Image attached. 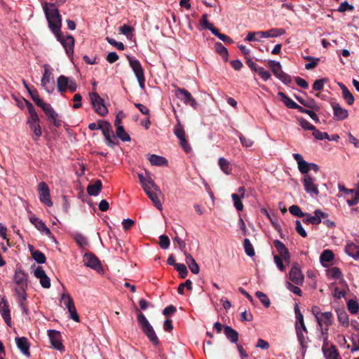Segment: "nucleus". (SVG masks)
Segmentation results:
<instances>
[{"mask_svg": "<svg viewBox=\"0 0 359 359\" xmlns=\"http://www.w3.org/2000/svg\"><path fill=\"white\" fill-rule=\"evenodd\" d=\"M42 6L46 20L48 22L49 29L55 34L57 41L62 43L65 49L66 53L69 56L72 55L74 53V39L71 35L62 37L61 33L62 18L58 9L55 7V4L47 2L43 3Z\"/></svg>", "mask_w": 359, "mask_h": 359, "instance_id": "1", "label": "nucleus"}, {"mask_svg": "<svg viewBox=\"0 0 359 359\" xmlns=\"http://www.w3.org/2000/svg\"><path fill=\"white\" fill-rule=\"evenodd\" d=\"M27 108L29 113L27 124L34 134V137H33L34 140L37 141L42 135L41 129L39 125V118L31 103L27 104Z\"/></svg>", "mask_w": 359, "mask_h": 359, "instance_id": "2", "label": "nucleus"}, {"mask_svg": "<svg viewBox=\"0 0 359 359\" xmlns=\"http://www.w3.org/2000/svg\"><path fill=\"white\" fill-rule=\"evenodd\" d=\"M137 322L141 327L143 332L146 334L150 341L154 344L157 345L158 344V338L156 334V332L153 328V327L150 325L148 320L142 313H139L137 314Z\"/></svg>", "mask_w": 359, "mask_h": 359, "instance_id": "3", "label": "nucleus"}, {"mask_svg": "<svg viewBox=\"0 0 359 359\" xmlns=\"http://www.w3.org/2000/svg\"><path fill=\"white\" fill-rule=\"evenodd\" d=\"M60 304H63L68 310L69 318L75 322L79 321V316L76 312V309L72 298L69 294L63 293L60 298Z\"/></svg>", "mask_w": 359, "mask_h": 359, "instance_id": "4", "label": "nucleus"}, {"mask_svg": "<svg viewBox=\"0 0 359 359\" xmlns=\"http://www.w3.org/2000/svg\"><path fill=\"white\" fill-rule=\"evenodd\" d=\"M89 97L95 111L99 115L104 116L108 113V109L104 104V100L95 92L90 93Z\"/></svg>", "mask_w": 359, "mask_h": 359, "instance_id": "5", "label": "nucleus"}, {"mask_svg": "<svg viewBox=\"0 0 359 359\" xmlns=\"http://www.w3.org/2000/svg\"><path fill=\"white\" fill-rule=\"evenodd\" d=\"M128 59V62L130 67L132 68L135 76L139 83V86L142 89L144 88V76L142 67L140 63V62L134 58L130 57V56L127 57Z\"/></svg>", "mask_w": 359, "mask_h": 359, "instance_id": "6", "label": "nucleus"}, {"mask_svg": "<svg viewBox=\"0 0 359 359\" xmlns=\"http://www.w3.org/2000/svg\"><path fill=\"white\" fill-rule=\"evenodd\" d=\"M175 117L177 119V125L175 128L174 133L179 139L181 147L187 153H188L191 151V147L189 146L186 140L185 131L180 121L179 118L177 117V116H176Z\"/></svg>", "mask_w": 359, "mask_h": 359, "instance_id": "7", "label": "nucleus"}, {"mask_svg": "<svg viewBox=\"0 0 359 359\" xmlns=\"http://www.w3.org/2000/svg\"><path fill=\"white\" fill-rule=\"evenodd\" d=\"M316 179L310 175H306L302 179V183L305 191L310 194L318 196L319 194V190L318 185L316 184Z\"/></svg>", "mask_w": 359, "mask_h": 359, "instance_id": "8", "label": "nucleus"}, {"mask_svg": "<svg viewBox=\"0 0 359 359\" xmlns=\"http://www.w3.org/2000/svg\"><path fill=\"white\" fill-rule=\"evenodd\" d=\"M269 66L271 69V71L275 76L285 83L290 81V76L284 73L282 70V67L279 62L275 60H269Z\"/></svg>", "mask_w": 359, "mask_h": 359, "instance_id": "9", "label": "nucleus"}, {"mask_svg": "<svg viewBox=\"0 0 359 359\" xmlns=\"http://www.w3.org/2000/svg\"><path fill=\"white\" fill-rule=\"evenodd\" d=\"M175 95L182 100L185 104L190 105L194 109H196L197 102L188 90L177 88L175 90Z\"/></svg>", "mask_w": 359, "mask_h": 359, "instance_id": "10", "label": "nucleus"}, {"mask_svg": "<svg viewBox=\"0 0 359 359\" xmlns=\"http://www.w3.org/2000/svg\"><path fill=\"white\" fill-rule=\"evenodd\" d=\"M43 67L44 72L41 79V86L47 93H51L54 90V83L51 82L52 72L48 65H45Z\"/></svg>", "mask_w": 359, "mask_h": 359, "instance_id": "11", "label": "nucleus"}, {"mask_svg": "<svg viewBox=\"0 0 359 359\" xmlns=\"http://www.w3.org/2000/svg\"><path fill=\"white\" fill-rule=\"evenodd\" d=\"M38 190L39 191L40 201L49 207L52 206L53 203L50 199L48 185L44 182H41L38 185Z\"/></svg>", "mask_w": 359, "mask_h": 359, "instance_id": "12", "label": "nucleus"}, {"mask_svg": "<svg viewBox=\"0 0 359 359\" xmlns=\"http://www.w3.org/2000/svg\"><path fill=\"white\" fill-rule=\"evenodd\" d=\"M338 188L340 191L344 192L347 196H350V197L346 199V202L349 206H353L358 203L359 190L348 189L341 184H339Z\"/></svg>", "mask_w": 359, "mask_h": 359, "instance_id": "13", "label": "nucleus"}, {"mask_svg": "<svg viewBox=\"0 0 359 359\" xmlns=\"http://www.w3.org/2000/svg\"><path fill=\"white\" fill-rule=\"evenodd\" d=\"M48 336L51 346L55 349L58 350L60 352L64 351V346L61 342V335L59 332L53 330H48Z\"/></svg>", "mask_w": 359, "mask_h": 359, "instance_id": "14", "label": "nucleus"}, {"mask_svg": "<svg viewBox=\"0 0 359 359\" xmlns=\"http://www.w3.org/2000/svg\"><path fill=\"white\" fill-rule=\"evenodd\" d=\"M42 109L48 116V121L52 122L55 126L60 127L61 126L62 121L60 119L58 114L55 112L50 104L43 106Z\"/></svg>", "mask_w": 359, "mask_h": 359, "instance_id": "15", "label": "nucleus"}, {"mask_svg": "<svg viewBox=\"0 0 359 359\" xmlns=\"http://www.w3.org/2000/svg\"><path fill=\"white\" fill-rule=\"evenodd\" d=\"M314 215V216H311L309 214H305L303 217V222L306 224H318L321 222L323 218L327 217V214L320 210H315Z\"/></svg>", "mask_w": 359, "mask_h": 359, "instance_id": "16", "label": "nucleus"}, {"mask_svg": "<svg viewBox=\"0 0 359 359\" xmlns=\"http://www.w3.org/2000/svg\"><path fill=\"white\" fill-rule=\"evenodd\" d=\"M289 278L296 285H302L303 283L304 277L297 264L292 266L291 268L289 273Z\"/></svg>", "mask_w": 359, "mask_h": 359, "instance_id": "17", "label": "nucleus"}, {"mask_svg": "<svg viewBox=\"0 0 359 359\" xmlns=\"http://www.w3.org/2000/svg\"><path fill=\"white\" fill-rule=\"evenodd\" d=\"M34 276L39 279L41 285L46 289L50 287V280L42 266H38L34 271Z\"/></svg>", "mask_w": 359, "mask_h": 359, "instance_id": "18", "label": "nucleus"}, {"mask_svg": "<svg viewBox=\"0 0 359 359\" xmlns=\"http://www.w3.org/2000/svg\"><path fill=\"white\" fill-rule=\"evenodd\" d=\"M84 265L94 270L99 271L101 269V264L98 259L91 253H86L83 257Z\"/></svg>", "mask_w": 359, "mask_h": 359, "instance_id": "19", "label": "nucleus"}, {"mask_svg": "<svg viewBox=\"0 0 359 359\" xmlns=\"http://www.w3.org/2000/svg\"><path fill=\"white\" fill-rule=\"evenodd\" d=\"M333 109L334 117L337 121H343L348 116V110L342 108L337 102L331 103Z\"/></svg>", "mask_w": 359, "mask_h": 359, "instance_id": "20", "label": "nucleus"}, {"mask_svg": "<svg viewBox=\"0 0 359 359\" xmlns=\"http://www.w3.org/2000/svg\"><path fill=\"white\" fill-rule=\"evenodd\" d=\"M293 158L297 161L299 172L304 175H308L310 171L311 163L304 161L303 156L299 154H293Z\"/></svg>", "mask_w": 359, "mask_h": 359, "instance_id": "21", "label": "nucleus"}, {"mask_svg": "<svg viewBox=\"0 0 359 359\" xmlns=\"http://www.w3.org/2000/svg\"><path fill=\"white\" fill-rule=\"evenodd\" d=\"M0 313L5 323L11 326V318L10 314V309L8 302L5 298H2L0 302Z\"/></svg>", "mask_w": 359, "mask_h": 359, "instance_id": "22", "label": "nucleus"}, {"mask_svg": "<svg viewBox=\"0 0 359 359\" xmlns=\"http://www.w3.org/2000/svg\"><path fill=\"white\" fill-rule=\"evenodd\" d=\"M355 241L359 243V238L355 239ZM345 252L355 260L359 261V245L353 242H348L345 246Z\"/></svg>", "mask_w": 359, "mask_h": 359, "instance_id": "23", "label": "nucleus"}, {"mask_svg": "<svg viewBox=\"0 0 359 359\" xmlns=\"http://www.w3.org/2000/svg\"><path fill=\"white\" fill-rule=\"evenodd\" d=\"M14 283L17 285L15 288H27V274L25 273L21 269H17L14 275Z\"/></svg>", "mask_w": 359, "mask_h": 359, "instance_id": "24", "label": "nucleus"}, {"mask_svg": "<svg viewBox=\"0 0 359 359\" xmlns=\"http://www.w3.org/2000/svg\"><path fill=\"white\" fill-rule=\"evenodd\" d=\"M144 192L147 194V195L149 196V198L151 199V201L153 202L154 205L158 209H162V203L159 200V196L162 194L161 191L158 188V191L154 190V189H149L148 191H144Z\"/></svg>", "mask_w": 359, "mask_h": 359, "instance_id": "25", "label": "nucleus"}, {"mask_svg": "<svg viewBox=\"0 0 359 359\" xmlns=\"http://www.w3.org/2000/svg\"><path fill=\"white\" fill-rule=\"evenodd\" d=\"M273 245L283 260L286 262H289L290 256L285 245L278 240L274 241Z\"/></svg>", "mask_w": 359, "mask_h": 359, "instance_id": "26", "label": "nucleus"}, {"mask_svg": "<svg viewBox=\"0 0 359 359\" xmlns=\"http://www.w3.org/2000/svg\"><path fill=\"white\" fill-rule=\"evenodd\" d=\"M285 34V31L281 28H273L266 32H257V35L262 38L278 37Z\"/></svg>", "mask_w": 359, "mask_h": 359, "instance_id": "27", "label": "nucleus"}, {"mask_svg": "<svg viewBox=\"0 0 359 359\" xmlns=\"http://www.w3.org/2000/svg\"><path fill=\"white\" fill-rule=\"evenodd\" d=\"M332 313L331 312H324L316 319L319 327H330L332 323Z\"/></svg>", "mask_w": 359, "mask_h": 359, "instance_id": "28", "label": "nucleus"}, {"mask_svg": "<svg viewBox=\"0 0 359 359\" xmlns=\"http://www.w3.org/2000/svg\"><path fill=\"white\" fill-rule=\"evenodd\" d=\"M29 221L41 233H43L46 235L50 234V229L46 226L45 223L39 218L36 217H31L29 218Z\"/></svg>", "mask_w": 359, "mask_h": 359, "instance_id": "29", "label": "nucleus"}, {"mask_svg": "<svg viewBox=\"0 0 359 359\" xmlns=\"http://www.w3.org/2000/svg\"><path fill=\"white\" fill-rule=\"evenodd\" d=\"M15 341L18 348L22 351V353L27 355H29V346L27 338L25 337H16Z\"/></svg>", "mask_w": 359, "mask_h": 359, "instance_id": "30", "label": "nucleus"}, {"mask_svg": "<svg viewBox=\"0 0 359 359\" xmlns=\"http://www.w3.org/2000/svg\"><path fill=\"white\" fill-rule=\"evenodd\" d=\"M148 160L152 165L155 166H166L168 163L165 158L156 154L149 155Z\"/></svg>", "mask_w": 359, "mask_h": 359, "instance_id": "31", "label": "nucleus"}, {"mask_svg": "<svg viewBox=\"0 0 359 359\" xmlns=\"http://www.w3.org/2000/svg\"><path fill=\"white\" fill-rule=\"evenodd\" d=\"M322 350L327 359H337L338 353L336 348L333 346H329V343L323 344Z\"/></svg>", "mask_w": 359, "mask_h": 359, "instance_id": "32", "label": "nucleus"}, {"mask_svg": "<svg viewBox=\"0 0 359 359\" xmlns=\"http://www.w3.org/2000/svg\"><path fill=\"white\" fill-rule=\"evenodd\" d=\"M102 182L96 180L93 184H90L87 187V192L90 196H97L102 189Z\"/></svg>", "mask_w": 359, "mask_h": 359, "instance_id": "33", "label": "nucleus"}, {"mask_svg": "<svg viewBox=\"0 0 359 359\" xmlns=\"http://www.w3.org/2000/svg\"><path fill=\"white\" fill-rule=\"evenodd\" d=\"M339 86L340 87L342 91V97L346 101L347 104L349 105H352L354 102V97L352 93L348 90L345 85L341 83H338Z\"/></svg>", "mask_w": 359, "mask_h": 359, "instance_id": "34", "label": "nucleus"}, {"mask_svg": "<svg viewBox=\"0 0 359 359\" xmlns=\"http://www.w3.org/2000/svg\"><path fill=\"white\" fill-rule=\"evenodd\" d=\"M224 334L226 338L231 343H236L238 341V333L229 326L224 327Z\"/></svg>", "mask_w": 359, "mask_h": 359, "instance_id": "35", "label": "nucleus"}, {"mask_svg": "<svg viewBox=\"0 0 359 359\" xmlns=\"http://www.w3.org/2000/svg\"><path fill=\"white\" fill-rule=\"evenodd\" d=\"M278 96L280 97V100L283 102H284L286 107H287L290 109H297L299 105L296 102H294L292 99L288 97L285 93L282 92H278Z\"/></svg>", "mask_w": 359, "mask_h": 359, "instance_id": "36", "label": "nucleus"}, {"mask_svg": "<svg viewBox=\"0 0 359 359\" xmlns=\"http://www.w3.org/2000/svg\"><path fill=\"white\" fill-rule=\"evenodd\" d=\"M218 165L222 172L226 175H230L231 173L232 168L231 167L230 162L226 158L220 157L218 159Z\"/></svg>", "mask_w": 359, "mask_h": 359, "instance_id": "37", "label": "nucleus"}, {"mask_svg": "<svg viewBox=\"0 0 359 359\" xmlns=\"http://www.w3.org/2000/svg\"><path fill=\"white\" fill-rule=\"evenodd\" d=\"M71 79L65 76H60L57 81V89L60 92H65L67 89L69 82Z\"/></svg>", "mask_w": 359, "mask_h": 359, "instance_id": "38", "label": "nucleus"}, {"mask_svg": "<svg viewBox=\"0 0 359 359\" xmlns=\"http://www.w3.org/2000/svg\"><path fill=\"white\" fill-rule=\"evenodd\" d=\"M30 251L33 259L39 264H43L46 262V256L43 252L39 250H34L32 246H29Z\"/></svg>", "mask_w": 359, "mask_h": 359, "instance_id": "39", "label": "nucleus"}, {"mask_svg": "<svg viewBox=\"0 0 359 359\" xmlns=\"http://www.w3.org/2000/svg\"><path fill=\"white\" fill-rule=\"evenodd\" d=\"M215 50L219 53L225 61L228 60L229 53L226 47H224L221 43L217 42L215 44Z\"/></svg>", "mask_w": 359, "mask_h": 359, "instance_id": "40", "label": "nucleus"}, {"mask_svg": "<svg viewBox=\"0 0 359 359\" xmlns=\"http://www.w3.org/2000/svg\"><path fill=\"white\" fill-rule=\"evenodd\" d=\"M337 318L339 322L343 327H347L349 325L348 317L346 311H338Z\"/></svg>", "mask_w": 359, "mask_h": 359, "instance_id": "41", "label": "nucleus"}, {"mask_svg": "<svg viewBox=\"0 0 359 359\" xmlns=\"http://www.w3.org/2000/svg\"><path fill=\"white\" fill-rule=\"evenodd\" d=\"M100 129L102 130L105 138H108L110 135H113L111 125L107 122L103 121L100 123Z\"/></svg>", "mask_w": 359, "mask_h": 359, "instance_id": "42", "label": "nucleus"}, {"mask_svg": "<svg viewBox=\"0 0 359 359\" xmlns=\"http://www.w3.org/2000/svg\"><path fill=\"white\" fill-rule=\"evenodd\" d=\"M29 94L34 100V102L36 103L37 106L41 107V109L43 108V106L48 104V103L44 102L39 96L38 92L36 90H29Z\"/></svg>", "mask_w": 359, "mask_h": 359, "instance_id": "43", "label": "nucleus"}, {"mask_svg": "<svg viewBox=\"0 0 359 359\" xmlns=\"http://www.w3.org/2000/svg\"><path fill=\"white\" fill-rule=\"evenodd\" d=\"M327 274L330 278L340 280L342 278V273L340 269L337 267H332L327 271Z\"/></svg>", "mask_w": 359, "mask_h": 359, "instance_id": "44", "label": "nucleus"}, {"mask_svg": "<svg viewBox=\"0 0 359 359\" xmlns=\"http://www.w3.org/2000/svg\"><path fill=\"white\" fill-rule=\"evenodd\" d=\"M116 136L124 142L130 140V136L125 132L124 128L122 126H116Z\"/></svg>", "mask_w": 359, "mask_h": 359, "instance_id": "45", "label": "nucleus"}, {"mask_svg": "<svg viewBox=\"0 0 359 359\" xmlns=\"http://www.w3.org/2000/svg\"><path fill=\"white\" fill-rule=\"evenodd\" d=\"M334 259V254L330 250H324L320 255V262L323 264L325 262H330Z\"/></svg>", "mask_w": 359, "mask_h": 359, "instance_id": "46", "label": "nucleus"}, {"mask_svg": "<svg viewBox=\"0 0 359 359\" xmlns=\"http://www.w3.org/2000/svg\"><path fill=\"white\" fill-rule=\"evenodd\" d=\"M243 247H244V250H245V253L250 256V257H252L255 255V250H254V248L252 245V243H250V240L248 238H245L243 241Z\"/></svg>", "mask_w": 359, "mask_h": 359, "instance_id": "47", "label": "nucleus"}, {"mask_svg": "<svg viewBox=\"0 0 359 359\" xmlns=\"http://www.w3.org/2000/svg\"><path fill=\"white\" fill-rule=\"evenodd\" d=\"M231 198L233 201V205L236 208V209L238 211H242L243 210V205L241 201V197L239 196L238 194H232Z\"/></svg>", "mask_w": 359, "mask_h": 359, "instance_id": "48", "label": "nucleus"}, {"mask_svg": "<svg viewBox=\"0 0 359 359\" xmlns=\"http://www.w3.org/2000/svg\"><path fill=\"white\" fill-rule=\"evenodd\" d=\"M201 25L206 29L210 30L212 33V30H215L216 28L214 27L213 25L208 22V15L203 14L202 15L201 20Z\"/></svg>", "mask_w": 359, "mask_h": 359, "instance_id": "49", "label": "nucleus"}, {"mask_svg": "<svg viewBox=\"0 0 359 359\" xmlns=\"http://www.w3.org/2000/svg\"><path fill=\"white\" fill-rule=\"evenodd\" d=\"M27 288H15V292L18 296V303H25L27 299V294H26Z\"/></svg>", "mask_w": 359, "mask_h": 359, "instance_id": "50", "label": "nucleus"}, {"mask_svg": "<svg viewBox=\"0 0 359 359\" xmlns=\"http://www.w3.org/2000/svg\"><path fill=\"white\" fill-rule=\"evenodd\" d=\"M145 184H146L145 187H142L144 191H148L149 189H151V190L154 189V190L158 191V186H157L155 184L154 181L151 179L150 175H148V180L145 182Z\"/></svg>", "mask_w": 359, "mask_h": 359, "instance_id": "51", "label": "nucleus"}, {"mask_svg": "<svg viewBox=\"0 0 359 359\" xmlns=\"http://www.w3.org/2000/svg\"><path fill=\"white\" fill-rule=\"evenodd\" d=\"M347 307L350 313L355 314L358 312L359 306L356 301L351 299L347 302Z\"/></svg>", "mask_w": 359, "mask_h": 359, "instance_id": "52", "label": "nucleus"}, {"mask_svg": "<svg viewBox=\"0 0 359 359\" xmlns=\"http://www.w3.org/2000/svg\"><path fill=\"white\" fill-rule=\"evenodd\" d=\"M212 34L226 43L229 44L233 42V40L229 36H226V34L219 33L217 29L212 30Z\"/></svg>", "mask_w": 359, "mask_h": 359, "instance_id": "53", "label": "nucleus"}, {"mask_svg": "<svg viewBox=\"0 0 359 359\" xmlns=\"http://www.w3.org/2000/svg\"><path fill=\"white\" fill-rule=\"evenodd\" d=\"M256 297L260 300V302L264 305L266 307H269L271 302L270 299L267 297V296L262 292H257L255 293Z\"/></svg>", "mask_w": 359, "mask_h": 359, "instance_id": "54", "label": "nucleus"}, {"mask_svg": "<svg viewBox=\"0 0 359 359\" xmlns=\"http://www.w3.org/2000/svg\"><path fill=\"white\" fill-rule=\"evenodd\" d=\"M175 269L179 272L180 276L182 278H184L188 274V271L184 264H176Z\"/></svg>", "mask_w": 359, "mask_h": 359, "instance_id": "55", "label": "nucleus"}, {"mask_svg": "<svg viewBox=\"0 0 359 359\" xmlns=\"http://www.w3.org/2000/svg\"><path fill=\"white\" fill-rule=\"evenodd\" d=\"M74 239H75L76 243L80 247H85L88 245L87 239L86 238V237L83 235H82L81 233L75 234Z\"/></svg>", "mask_w": 359, "mask_h": 359, "instance_id": "56", "label": "nucleus"}, {"mask_svg": "<svg viewBox=\"0 0 359 359\" xmlns=\"http://www.w3.org/2000/svg\"><path fill=\"white\" fill-rule=\"evenodd\" d=\"M290 212L297 217H302L305 214L301 210L299 206L292 205L289 208Z\"/></svg>", "mask_w": 359, "mask_h": 359, "instance_id": "57", "label": "nucleus"}, {"mask_svg": "<svg viewBox=\"0 0 359 359\" xmlns=\"http://www.w3.org/2000/svg\"><path fill=\"white\" fill-rule=\"evenodd\" d=\"M313 131V135L314 137L319 140H323L324 139H329V135L327 133L321 132L318 130H317L314 127V130H312Z\"/></svg>", "mask_w": 359, "mask_h": 359, "instance_id": "58", "label": "nucleus"}, {"mask_svg": "<svg viewBox=\"0 0 359 359\" xmlns=\"http://www.w3.org/2000/svg\"><path fill=\"white\" fill-rule=\"evenodd\" d=\"M297 109L304 114H306L309 115L313 121H318V115L313 111L304 109L302 107L299 106L298 107Z\"/></svg>", "mask_w": 359, "mask_h": 359, "instance_id": "59", "label": "nucleus"}, {"mask_svg": "<svg viewBox=\"0 0 359 359\" xmlns=\"http://www.w3.org/2000/svg\"><path fill=\"white\" fill-rule=\"evenodd\" d=\"M285 285L286 287L292 293L298 296H302V290L299 287L292 285L291 283L288 281L286 282Z\"/></svg>", "mask_w": 359, "mask_h": 359, "instance_id": "60", "label": "nucleus"}, {"mask_svg": "<svg viewBox=\"0 0 359 359\" xmlns=\"http://www.w3.org/2000/svg\"><path fill=\"white\" fill-rule=\"evenodd\" d=\"M187 288L191 290L192 289V283L190 280H187L184 283H181L177 289L178 293L182 294L184 293V289Z\"/></svg>", "mask_w": 359, "mask_h": 359, "instance_id": "61", "label": "nucleus"}, {"mask_svg": "<svg viewBox=\"0 0 359 359\" xmlns=\"http://www.w3.org/2000/svg\"><path fill=\"white\" fill-rule=\"evenodd\" d=\"M239 139H240L241 144L243 147H250L254 144V142L250 138L246 137L241 134L239 135Z\"/></svg>", "mask_w": 359, "mask_h": 359, "instance_id": "62", "label": "nucleus"}, {"mask_svg": "<svg viewBox=\"0 0 359 359\" xmlns=\"http://www.w3.org/2000/svg\"><path fill=\"white\" fill-rule=\"evenodd\" d=\"M159 245L161 248L163 249H167L170 245V239L167 236L161 235L159 237Z\"/></svg>", "mask_w": 359, "mask_h": 359, "instance_id": "63", "label": "nucleus"}, {"mask_svg": "<svg viewBox=\"0 0 359 359\" xmlns=\"http://www.w3.org/2000/svg\"><path fill=\"white\" fill-rule=\"evenodd\" d=\"M299 125L304 130H314V126L311 123H310L308 121H306V119L301 118L299 119Z\"/></svg>", "mask_w": 359, "mask_h": 359, "instance_id": "64", "label": "nucleus"}]
</instances>
